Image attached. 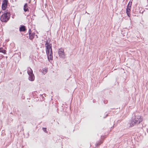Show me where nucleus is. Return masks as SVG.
<instances>
[{
	"label": "nucleus",
	"mask_w": 148,
	"mask_h": 148,
	"mask_svg": "<svg viewBox=\"0 0 148 148\" xmlns=\"http://www.w3.org/2000/svg\"><path fill=\"white\" fill-rule=\"evenodd\" d=\"M143 118L139 115H135L133 116L130 123V126L133 127L136 124L140 123L143 121Z\"/></svg>",
	"instance_id": "1"
},
{
	"label": "nucleus",
	"mask_w": 148,
	"mask_h": 148,
	"mask_svg": "<svg viewBox=\"0 0 148 148\" xmlns=\"http://www.w3.org/2000/svg\"><path fill=\"white\" fill-rule=\"evenodd\" d=\"M10 13L9 12L4 13L1 17V20L3 22H7L10 18Z\"/></svg>",
	"instance_id": "2"
},
{
	"label": "nucleus",
	"mask_w": 148,
	"mask_h": 148,
	"mask_svg": "<svg viewBox=\"0 0 148 148\" xmlns=\"http://www.w3.org/2000/svg\"><path fill=\"white\" fill-rule=\"evenodd\" d=\"M27 73L29 75V80L31 81H33L34 80L35 77L33 73V71L30 68H28Z\"/></svg>",
	"instance_id": "3"
},
{
	"label": "nucleus",
	"mask_w": 148,
	"mask_h": 148,
	"mask_svg": "<svg viewBox=\"0 0 148 148\" xmlns=\"http://www.w3.org/2000/svg\"><path fill=\"white\" fill-rule=\"evenodd\" d=\"M45 45L46 47V53L48 54V53L52 52L51 44L49 43L48 41H47L46 42Z\"/></svg>",
	"instance_id": "4"
},
{
	"label": "nucleus",
	"mask_w": 148,
	"mask_h": 148,
	"mask_svg": "<svg viewBox=\"0 0 148 148\" xmlns=\"http://www.w3.org/2000/svg\"><path fill=\"white\" fill-rule=\"evenodd\" d=\"M58 54L59 56L61 58L64 59L65 58L66 55L64 53V50L63 49L60 48L59 49Z\"/></svg>",
	"instance_id": "5"
},
{
	"label": "nucleus",
	"mask_w": 148,
	"mask_h": 148,
	"mask_svg": "<svg viewBox=\"0 0 148 148\" xmlns=\"http://www.w3.org/2000/svg\"><path fill=\"white\" fill-rule=\"evenodd\" d=\"M132 4V2H129L128 5L126 9V13L127 15V16L129 17H130V10L131 8V5Z\"/></svg>",
	"instance_id": "6"
},
{
	"label": "nucleus",
	"mask_w": 148,
	"mask_h": 148,
	"mask_svg": "<svg viewBox=\"0 0 148 148\" xmlns=\"http://www.w3.org/2000/svg\"><path fill=\"white\" fill-rule=\"evenodd\" d=\"M8 3V1L7 0H3V1L2 8L3 10H5L6 9Z\"/></svg>",
	"instance_id": "7"
},
{
	"label": "nucleus",
	"mask_w": 148,
	"mask_h": 148,
	"mask_svg": "<svg viewBox=\"0 0 148 148\" xmlns=\"http://www.w3.org/2000/svg\"><path fill=\"white\" fill-rule=\"evenodd\" d=\"M29 38L30 40L33 39L34 37L35 33H32L30 29H29Z\"/></svg>",
	"instance_id": "8"
},
{
	"label": "nucleus",
	"mask_w": 148,
	"mask_h": 148,
	"mask_svg": "<svg viewBox=\"0 0 148 148\" xmlns=\"http://www.w3.org/2000/svg\"><path fill=\"white\" fill-rule=\"evenodd\" d=\"M52 54V51L48 53V54H47V56L48 59L49 60H51L53 59V57Z\"/></svg>",
	"instance_id": "9"
},
{
	"label": "nucleus",
	"mask_w": 148,
	"mask_h": 148,
	"mask_svg": "<svg viewBox=\"0 0 148 148\" xmlns=\"http://www.w3.org/2000/svg\"><path fill=\"white\" fill-rule=\"evenodd\" d=\"M28 5L27 3H25L23 9L24 11L25 12L29 11V9L28 8Z\"/></svg>",
	"instance_id": "10"
},
{
	"label": "nucleus",
	"mask_w": 148,
	"mask_h": 148,
	"mask_svg": "<svg viewBox=\"0 0 148 148\" xmlns=\"http://www.w3.org/2000/svg\"><path fill=\"white\" fill-rule=\"evenodd\" d=\"M26 30L25 27V26H21V27H20L19 30L20 32H24Z\"/></svg>",
	"instance_id": "11"
},
{
	"label": "nucleus",
	"mask_w": 148,
	"mask_h": 148,
	"mask_svg": "<svg viewBox=\"0 0 148 148\" xmlns=\"http://www.w3.org/2000/svg\"><path fill=\"white\" fill-rule=\"evenodd\" d=\"M5 51L3 49V48H0V52H2L3 53H5Z\"/></svg>",
	"instance_id": "12"
},
{
	"label": "nucleus",
	"mask_w": 148,
	"mask_h": 148,
	"mask_svg": "<svg viewBox=\"0 0 148 148\" xmlns=\"http://www.w3.org/2000/svg\"><path fill=\"white\" fill-rule=\"evenodd\" d=\"M42 73L44 74H45L47 73V70L44 69H42Z\"/></svg>",
	"instance_id": "13"
},
{
	"label": "nucleus",
	"mask_w": 148,
	"mask_h": 148,
	"mask_svg": "<svg viewBox=\"0 0 148 148\" xmlns=\"http://www.w3.org/2000/svg\"><path fill=\"white\" fill-rule=\"evenodd\" d=\"M102 143H103L102 141H99V142H98V143H97L96 144V145L97 146H98L99 145Z\"/></svg>",
	"instance_id": "14"
},
{
	"label": "nucleus",
	"mask_w": 148,
	"mask_h": 148,
	"mask_svg": "<svg viewBox=\"0 0 148 148\" xmlns=\"http://www.w3.org/2000/svg\"><path fill=\"white\" fill-rule=\"evenodd\" d=\"M42 130L45 132L47 133V129L46 128L43 127L42 128Z\"/></svg>",
	"instance_id": "15"
},
{
	"label": "nucleus",
	"mask_w": 148,
	"mask_h": 148,
	"mask_svg": "<svg viewBox=\"0 0 148 148\" xmlns=\"http://www.w3.org/2000/svg\"><path fill=\"white\" fill-rule=\"evenodd\" d=\"M107 115H108V114L106 116V117H104V118H106V116H107Z\"/></svg>",
	"instance_id": "16"
}]
</instances>
